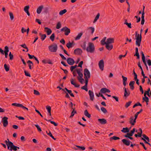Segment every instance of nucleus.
<instances>
[{
    "label": "nucleus",
    "mask_w": 151,
    "mask_h": 151,
    "mask_svg": "<svg viewBox=\"0 0 151 151\" xmlns=\"http://www.w3.org/2000/svg\"><path fill=\"white\" fill-rule=\"evenodd\" d=\"M114 38L109 37L106 39V37H104L101 41V43L102 45H106V47L108 50H111L113 48V45L112 43H114Z\"/></svg>",
    "instance_id": "f257e3e1"
},
{
    "label": "nucleus",
    "mask_w": 151,
    "mask_h": 151,
    "mask_svg": "<svg viewBox=\"0 0 151 151\" xmlns=\"http://www.w3.org/2000/svg\"><path fill=\"white\" fill-rule=\"evenodd\" d=\"M76 72L78 74L77 79L79 81L81 84L84 83L85 80L83 78V70L82 68H77L76 69Z\"/></svg>",
    "instance_id": "f03ea898"
},
{
    "label": "nucleus",
    "mask_w": 151,
    "mask_h": 151,
    "mask_svg": "<svg viewBox=\"0 0 151 151\" xmlns=\"http://www.w3.org/2000/svg\"><path fill=\"white\" fill-rule=\"evenodd\" d=\"M143 31V29H141L140 31V34L138 33L137 32L135 33V38L136 39V45L138 47L140 46V44L142 41V33Z\"/></svg>",
    "instance_id": "7ed1b4c3"
},
{
    "label": "nucleus",
    "mask_w": 151,
    "mask_h": 151,
    "mask_svg": "<svg viewBox=\"0 0 151 151\" xmlns=\"http://www.w3.org/2000/svg\"><path fill=\"white\" fill-rule=\"evenodd\" d=\"M5 142L7 147V148L8 150L12 151V150L14 151H16L17 149H19V147L14 145L13 143L12 142L9 141L7 142V140H5Z\"/></svg>",
    "instance_id": "20e7f679"
},
{
    "label": "nucleus",
    "mask_w": 151,
    "mask_h": 151,
    "mask_svg": "<svg viewBox=\"0 0 151 151\" xmlns=\"http://www.w3.org/2000/svg\"><path fill=\"white\" fill-rule=\"evenodd\" d=\"M86 50L88 52L91 53L95 51V47L93 44L91 42H89L86 48Z\"/></svg>",
    "instance_id": "39448f33"
},
{
    "label": "nucleus",
    "mask_w": 151,
    "mask_h": 151,
    "mask_svg": "<svg viewBox=\"0 0 151 151\" xmlns=\"http://www.w3.org/2000/svg\"><path fill=\"white\" fill-rule=\"evenodd\" d=\"M48 48L50 51L54 52H56L58 49V47L56 44H54L49 46Z\"/></svg>",
    "instance_id": "423d86ee"
},
{
    "label": "nucleus",
    "mask_w": 151,
    "mask_h": 151,
    "mask_svg": "<svg viewBox=\"0 0 151 151\" xmlns=\"http://www.w3.org/2000/svg\"><path fill=\"white\" fill-rule=\"evenodd\" d=\"M84 75L85 78H90V73L88 69L86 68L84 70Z\"/></svg>",
    "instance_id": "0eeeda50"
},
{
    "label": "nucleus",
    "mask_w": 151,
    "mask_h": 151,
    "mask_svg": "<svg viewBox=\"0 0 151 151\" xmlns=\"http://www.w3.org/2000/svg\"><path fill=\"white\" fill-rule=\"evenodd\" d=\"M8 118L6 116H4L2 118L1 122L3 123V125L4 127H6L7 126L8 124Z\"/></svg>",
    "instance_id": "6e6552de"
},
{
    "label": "nucleus",
    "mask_w": 151,
    "mask_h": 151,
    "mask_svg": "<svg viewBox=\"0 0 151 151\" xmlns=\"http://www.w3.org/2000/svg\"><path fill=\"white\" fill-rule=\"evenodd\" d=\"M61 31L65 32V35H68L70 33V29L66 27H65L61 29Z\"/></svg>",
    "instance_id": "1a4fd4ad"
},
{
    "label": "nucleus",
    "mask_w": 151,
    "mask_h": 151,
    "mask_svg": "<svg viewBox=\"0 0 151 151\" xmlns=\"http://www.w3.org/2000/svg\"><path fill=\"white\" fill-rule=\"evenodd\" d=\"M98 65L99 68L101 71H103L104 69V62L103 60H101L99 62Z\"/></svg>",
    "instance_id": "9d476101"
},
{
    "label": "nucleus",
    "mask_w": 151,
    "mask_h": 151,
    "mask_svg": "<svg viewBox=\"0 0 151 151\" xmlns=\"http://www.w3.org/2000/svg\"><path fill=\"white\" fill-rule=\"evenodd\" d=\"M137 118H136L135 117L134 118L132 116L130 117L129 120V123L132 125H134L136 122V121Z\"/></svg>",
    "instance_id": "9b49d317"
},
{
    "label": "nucleus",
    "mask_w": 151,
    "mask_h": 151,
    "mask_svg": "<svg viewBox=\"0 0 151 151\" xmlns=\"http://www.w3.org/2000/svg\"><path fill=\"white\" fill-rule=\"evenodd\" d=\"M77 67V65H75L74 66H71L70 67V70L71 72H72L74 76H76L77 75V74L76 73V70H73L76 68Z\"/></svg>",
    "instance_id": "f8f14e48"
},
{
    "label": "nucleus",
    "mask_w": 151,
    "mask_h": 151,
    "mask_svg": "<svg viewBox=\"0 0 151 151\" xmlns=\"http://www.w3.org/2000/svg\"><path fill=\"white\" fill-rule=\"evenodd\" d=\"M70 81L71 83L73 85L75 86V87L77 88L79 87V85L77 84H76V83L75 82V79H73V78H71Z\"/></svg>",
    "instance_id": "ddd939ff"
},
{
    "label": "nucleus",
    "mask_w": 151,
    "mask_h": 151,
    "mask_svg": "<svg viewBox=\"0 0 151 151\" xmlns=\"http://www.w3.org/2000/svg\"><path fill=\"white\" fill-rule=\"evenodd\" d=\"M9 51V48L7 46H6L4 47V54H5V57L7 58L8 56V52Z\"/></svg>",
    "instance_id": "4468645a"
},
{
    "label": "nucleus",
    "mask_w": 151,
    "mask_h": 151,
    "mask_svg": "<svg viewBox=\"0 0 151 151\" xmlns=\"http://www.w3.org/2000/svg\"><path fill=\"white\" fill-rule=\"evenodd\" d=\"M88 94L90 99L93 101L94 99V94L93 92L91 90L88 91Z\"/></svg>",
    "instance_id": "2eb2a0df"
},
{
    "label": "nucleus",
    "mask_w": 151,
    "mask_h": 151,
    "mask_svg": "<svg viewBox=\"0 0 151 151\" xmlns=\"http://www.w3.org/2000/svg\"><path fill=\"white\" fill-rule=\"evenodd\" d=\"M82 52V51L81 49L80 48L76 49L74 51V53L77 55H81Z\"/></svg>",
    "instance_id": "dca6fc26"
},
{
    "label": "nucleus",
    "mask_w": 151,
    "mask_h": 151,
    "mask_svg": "<svg viewBox=\"0 0 151 151\" xmlns=\"http://www.w3.org/2000/svg\"><path fill=\"white\" fill-rule=\"evenodd\" d=\"M100 92L103 93H109L110 91L106 88H103L101 89Z\"/></svg>",
    "instance_id": "f3484780"
},
{
    "label": "nucleus",
    "mask_w": 151,
    "mask_h": 151,
    "mask_svg": "<svg viewBox=\"0 0 151 151\" xmlns=\"http://www.w3.org/2000/svg\"><path fill=\"white\" fill-rule=\"evenodd\" d=\"M135 131L136 129L134 128H133L129 133H127V134L125 135V137H128V136H132Z\"/></svg>",
    "instance_id": "a211bd4d"
},
{
    "label": "nucleus",
    "mask_w": 151,
    "mask_h": 151,
    "mask_svg": "<svg viewBox=\"0 0 151 151\" xmlns=\"http://www.w3.org/2000/svg\"><path fill=\"white\" fill-rule=\"evenodd\" d=\"M67 63L70 65H73L74 63V60L71 58H68L67 60Z\"/></svg>",
    "instance_id": "6ab92c4d"
},
{
    "label": "nucleus",
    "mask_w": 151,
    "mask_h": 151,
    "mask_svg": "<svg viewBox=\"0 0 151 151\" xmlns=\"http://www.w3.org/2000/svg\"><path fill=\"white\" fill-rule=\"evenodd\" d=\"M43 7L44 6L42 5L39 6L37 9V13L38 14H40L41 13Z\"/></svg>",
    "instance_id": "aec40b11"
},
{
    "label": "nucleus",
    "mask_w": 151,
    "mask_h": 151,
    "mask_svg": "<svg viewBox=\"0 0 151 151\" xmlns=\"http://www.w3.org/2000/svg\"><path fill=\"white\" fill-rule=\"evenodd\" d=\"M98 122L101 124H104L106 123V121L104 119H99L98 120Z\"/></svg>",
    "instance_id": "412c9836"
},
{
    "label": "nucleus",
    "mask_w": 151,
    "mask_h": 151,
    "mask_svg": "<svg viewBox=\"0 0 151 151\" xmlns=\"http://www.w3.org/2000/svg\"><path fill=\"white\" fill-rule=\"evenodd\" d=\"M45 31L47 33L48 35H50L52 33L51 30L47 27H45Z\"/></svg>",
    "instance_id": "4be33fe9"
},
{
    "label": "nucleus",
    "mask_w": 151,
    "mask_h": 151,
    "mask_svg": "<svg viewBox=\"0 0 151 151\" xmlns=\"http://www.w3.org/2000/svg\"><path fill=\"white\" fill-rule=\"evenodd\" d=\"M138 65L139 67L141 69V73L142 75L143 76V77L144 78H147V76H145V74H144L142 68V67L141 65V64L140 62H139L138 63Z\"/></svg>",
    "instance_id": "5701e85b"
},
{
    "label": "nucleus",
    "mask_w": 151,
    "mask_h": 151,
    "mask_svg": "<svg viewBox=\"0 0 151 151\" xmlns=\"http://www.w3.org/2000/svg\"><path fill=\"white\" fill-rule=\"evenodd\" d=\"M83 35V33L80 32L79 33L77 36L75 37V39L76 40H79Z\"/></svg>",
    "instance_id": "b1692460"
},
{
    "label": "nucleus",
    "mask_w": 151,
    "mask_h": 151,
    "mask_svg": "<svg viewBox=\"0 0 151 151\" xmlns=\"http://www.w3.org/2000/svg\"><path fill=\"white\" fill-rule=\"evenodd\" d=\"M143 137L142 138V139L144 141L146 140L148 142H150V140L148 137L145 134H143L142 135Z\"/></svg>",
    "instance_id": "393cba45"
},
{
    "label": "nucleus",
    "mask_w": 151,
    "mask_h": 151,
    "mask_svg": "<svg viewBox=\"0 0 151 151\" xmlns=\"http://www.w3.org/2000/svg\"><path fill=\"white\" fill-rule=\"evenodd\" d=\"M124 88V96L126 97H127L129 95L130 92L129 91H127V90L126 88Z\"/></svg>",
    "instance_id": "a878e982"
},
{
    "label": "nucleus",
    "mask_w": 151,
    "mask_h": 151,
    "mask_svg": "<svg viewBox=\"0 0 151 151\" xmlns=\"http://www.w3.org/2000/svg\"><path fill=\"white\" fill-rule=\"evenodd\" d=\"M122 141L124 144L127 146H129L130 145V141L128 140L125 139H123L122 140Z\"/></svg>",
    "instance_id": "bb28decb"
},
{
    "label": "nucleus",
    "mask_w": 151,
    "mask_h": 151,
    "mask_svg": "<svg viewBox=\"0 0 151 151\" xmlns=\"http://www.w3.org/2000/svg\"><path fill=\"white\" fill-rule=\"evenodd\" d=\"M122 77L123 78V84L124 86H126L127 84L126 81L127 80V78L122 76Z\"/></svg>",
    "instance_id": "cd10ccee"
},
{
    "label": "nucleus",
    "mask_w": 151,
    "mask_h": 151,
    "mask_svg": "<svg viewBox=\"0 0 151 151\" xmlns=\"http://www.w3.org/2000/svg\"><path fill=\"white\" fill-rule=\"evenodd\" d=\"M129 129L128 128H123L121 130V131L124 133L128 132H129Z\"/></svg>",
    "instance_id": "c85d7f7f"
},
{
    "label": "nucleus",
    "mask_w": 151,
    "mask_h": 151,
    "mask_svg": "<svg viewBox=\"0 0 151 151\" xmlns=\"http://www.w3.org/2000/svg\"><path fill=\"white\" fill-rule=\"evenodd\" d=\"M144 96L145 97L143 98V102L144 101H145L147 103L149 99L146 96V93H144Z\"/></svg>",
    "instance_id": "c756f323"
},
{
    "label": "nucleus",
    "mask_w": 151,
    "mask_h": 151,
    "mask_svg": "<svg viewBox=\"0 0 151 151\" xmlns=\"http://www.w3.org/2000/svg\"><path fill=\"white\" fill-rule=\"evenodd\" d=\"M27 63L28 64L29 67L30 69H32V66L33 65L32 62L30 60H28Z\"/></svg>",
    "instance_id": "7c9ffc66"
},
{
    "label": "nucleus",
    "mask_w": 151,
    "mask_h": 151,
    "mask_svg": "<svg viewBox=\"0 0 151 151\" xmlns=\"http://www.w3.org/2000/svg\"><path fill=\"white\" fill-rule=\"evenodd\" d=\"M84 114L85 116L88 118H90L91 117V115L88 113L87 110L85 111L84 112Z\"/></svg>",
    "instance_id": "2f4dec72"
},
{
    "label": "nucleus",
    "mask_w": 151,
    "mask_h": 151,
    "mask_svg": "<svg viewBox=\"0 0 151 151\" xmlns=\"http://www.w3.org/2000/svg\"><path fill=\"white\" fill-rule=\"evenodd\" d=\"M100 16V14L99 13H98L96 17H95L93 21V23H95L96 21L98 20V19H99V17Z\"/></svg>",
    "instance_id": "473e14b6"
},
{
    "label": "nucleus",
    "mask_w": 151,
    "mask_h": 151,
    "mask_svg": "<svg viewBox=\"0 0 151 151\" xmlns=\"http://www.w3.org/2000/svg\"><path fill=\"white\" fill-rule=\"evenodd\" d=\"M67 12V10L65 9H64L63 10L60 11L59 13V14L60 15H62L64 14H65Z\"/></svg>",
    "instance_id": "72a5a7b5"
},
{
    "label": "nucleus",
    "mask_w": 151,
    "mask_h": 151,
    "mask_svg": "<svg viewBox=\"0 0 151 151\" xmlns=\"http://www.w3.org/2000/svg\"><path fill=\"white\" fill-rule=\"evenodd\" d=\"M140 54L142 55V61L143 63H145V57L143 52L142 51H141L140 52Z\"/></svg>",
    "instance_id": "f704fd0d"
},
{
    "label": "nucleus",
    "mask_w": 151,
    "mask_h": 151,
    "mask_svg": "<svg viewBox=\"0 0 151 151\" xmlns=\"http://www.w3.org/2000/svg\"><path fill=\"white\" fill-rule=\"evenodd\" d=\"M61 27V24L60 22H58L57 23L56 28L57 29H60Z\"/></svg>",
    "instance_id": "c9c22d12"
},
{
    "label": "nucleus",
    "mask_w": 151,
    "mask_h": 151,
    "mask_svg": "<svg viewBox=\"0 0 151 151\" xmlns=\"http://www.w3.org/2000/svg\"><path fill=\"white\" fill-rule=\"evenodd\" d=\"M9 15L11 20L12 21L14 19V16L12 12H9Z\"/></svg>",
    "instance_id": "e433bc0d"
},
{
    "label": "nucleus",
    "mask_w": 151,
    "mask_h": 151,
    "mask_svg": "<svg viewBox=\"0 0 151 151\" xmlns=\"http://www.w3.org/2000/svg\"><path fill=\"white\" fill-rule=\"evenodd\" d=\"M88 29L91 32V33L93 34L95 30L94 28L93 27H90L88 28Z\"/></svg>",
    "instance_id": "4c0bfd02"
},
{
    "label": "nucleus",
    "mask_w": 151,
    "mask_h": 151,
    "mask_svg": "<svg viewBox=\"0 0 151 151\" xmlns=\"http://www.w3.org/2000/svg\"><path fill=\"white\" fill-rule=\"evenodd\" d=\"M22 104H17V103H12V106H16L17 107H20L22 106Z\"/></svg>",
    "instance_id": "58836bf2"
},
{
    "label": "nucleus",
    "mask_w": 151,
    "mask_h": 151,
    "mask_svg": "<svg viewBox=\"0 0 151 151\" xmlns=\"http://www.w3.org/2000/svg\"><path fill=\"white\" fill-rule=\"evenodd\" d=\"M119 139V138L118 137L113 136L110 138V140H116Z\"/></svg>",
    "instance_id": "ea45409f"
},
{
    "label": "nucleus",
    "mask_w": 151,
    "mask_h": 151,
    "mask_svg": "<svg viewBox=\"0 0 151 151\" xmlns=\"http://www.w3.org/2000/svg\"><path fill=\"white\" fill-rule=\"evenodd\" d=\"M73 44V43L69 42L67 44L66 46L68 48H69L72 47Z\"/></svg>",
    "instance_id": "a19ab883"
},
{
    "label": "nucleus",
    "mask_w": 151,
    "mask_h": 151,
    "mask_svg": "<svg viewBox=\"0 0 151 151\" xmlns=\"http://www.w3.org/2000/svg\"><path fill=\"white\" fill-rule=\"evenodd\" d=\"M55 37V35L54 33H53L50 36V39L52 41H53L54 40Z\"/></svg>",
    "instance_id": "79ce46f5"
},
{
    "label": "nucleus",
    "mask_w": 151,
    "mask_h": 151,
    "mask_svg": "<svg viewBox=\"0 0 151 151\" xmlns=\"http://www.w3.org/2000/svg\"><path fill=\"white\" fill-rule=\"evenodd\" d=\"M29 8V6H27L24 7V11L25 12L29 11L28 10Z\"/></svg>",
    "instance_id": "37998d69"
},
{
    "label": "nucleus",
    "mask_w": 151,
    "mask_h": 151,
    "mask_svg": "<svg viewBox=\"0 0 151 151\" xmlns=\"http://www.w3.org/2000/svg\"><path fill=\"white\" fill-rule=\"evenodd\" d=\"M45 119L47 121L50 122V123L52 124H54L55 126H57V124L56 123L54 122L50 121V120H47L46 119Z\"/></svg>",
    "instance_id": "c03bdc74"
},
{
    "label": "nucleus",
    "mask_w": 151,
    "mask_h": 151,
    "mask_svg": "<svg viewBox=\"0 0 151 151\" xmlns=\"http://www.w3.org/2000/svg\"><path fill=\"white\" fill-rule=\"evenodd\" d=\"M46 108L48 112H51V107L50 106H46Z\"/></svg>",
    "instance_id": "a18cd8bd"
},
{
    "label": "nucleus",
    "mask_w": 151,
    "mask_h": 151,
    "mask_svg": "<svg viewBox=\"0 0 151 151\" xmlns=\"http://www.w3.org/2000/svg\"><path fill=\"white\" fill-rule=\"evenodd\" d=\"M35 126L37 128L38 130L40 132H41L42 131V129L40 127V126L37 124L35 125Z\"/></svg>",
    "instance_id": "49530a36"
},
{
    "label": "nucleus",
    "mask_w": 151,
    "mask_h": 151,
    "mask_svg": "<svg viewBox=\"0 0 151 151\" xmlns=\"http://www.w3.org/2000/svg\"><path fill=\"white\" fill-rule=\"evenodd\" d=\"M101 111L104 113H106L107 112V111L106 109L103 107H102L101 108Z\"/></svg>",
    "instance_id": "de8ad7c7"
},
{
    "label": "nucleus",
    "mask_w": 151,
    "mask_h": 151,
    "mask_svg": "<svg viewBox=\"0 0 151 151\" xmlns=\"http://www.w3.org/2000/svg\"><path fill=\"white\" fill-rule=\"evenodd\" d=\"M76 146L78 147L79 150H85V148L84 147H81L78 145H76Z\"/></svg>",
    "instance_id": "09e8293b"
},
{
    "label": "nucleus",
    "mask_w": 151,
    "mask_h": 151,
    "mask_svg": "<svg viewBox=\"0 0 151 151\" xmlns=\"http://www.w3.org/2000/svg\"><path fill=\"white\" fill-rule=\"evenodd\" d=\"M4 67L5 69V70L6 71H8L9 70V66H7V65L6 64H5L4 65Z\"/></svg>",
    "instance_id": "8fccbe9b"
},
{
    "label": "nucleus",
    "mask_w": 151,
    "mask_h": 151,
    "mask_svg": "<svg viewBox=\"0 0 151 151\" xmlns=\"http://www.w3.org/2000/svg\"><path fill=\"white\" fill-rule=\"evenodd\" d=\"M86 44L85 42H83V44L81 45V47L84 49H85L86 48Z\"/></svg>",
    "instance_id": "3c124183"
},
{
    "label": "nucleus",
    "mask_w": 151,
    "mask_h": 151,
    "mask_svg": "<svg viewBox=\"0 0 151 151\" xmlns=\"http://www.w3.org/2000/svg\"><path fill=\"white\" fill-rule=\"evenodd\" d=\"M139 131H140V133H139V132H138V137H141L142 135V129H141V128H140L139 129Z\"/></svg>",
    "instance_id": "603ef678"
},
{
    "label": "nucleus",
    "mask_w": 151,
    "mask_h": 151,
    "mask_svg": "<svg viewBox=\"0 0 151 151\" xmlns=\"http://www.w3.org/2000/svg\"><path fill=\"white\" fill-rule=\"evenodd\" d=\"M76 113V111L74 110V109H73V111L71 112V115L70 116V117H71L73 116Z\"/></svg>",
    "instance_id": "864d4df0"
},
{
    "label": "nucleus",
    "mask_w": 151,
    "mask_h": 151,
    "mask_svg": "<svg viewBox=\"0 0 151 151\" xmlns=\"http://www.w3.org/2000/svg\"><path fill=\"white\" fill-rule=\"evenodd\" d=\"M131 103L132 102L131 101H129V102L127 103L125 106V107L127 108L130 105Z\"/></svg>",
    "instance_id": "5fc2aeb1"
},
{
    "label": "nucleus",
    "mask_w": 151,
    "mask_h": 151,
    "mask_svg": "<svg viewBox=\"0 0 151 151\" xmlns=\"http://www.w3.org/2000/svg\"><path fill=\"white\" fill-rule=\"evenodd\" d=\"M46 36L45 34L41 35V38L42 40H43L46 37Z\"/></svg>",
    "instance_id": "6e6d98bb"
},
{
    "label": "nucleus",
    "mask_w": 151,
    "mask_h": 151,
    "mask_svg": "<svg viewBox=\"0 0 151 151\" xmlns=\"http://www.w3.org/2000/svg\"><path fill=\"white\" fill-rule=\"evenodd\" d=\"M20 46L26 49L27 50V51H28V48L27 47L25 44H24L23 45H21Z\"/></svg>",
    "instance_id": "4d7b16f0"
},
{
    "label": "nucleus",
    "mask_w": 151,
    "mask_h": 151,
    "mask_svg": "<svg viewBox=\"0 0 151 151\" xmlns=\"http://www.w3.org/2000/svg\"><path fill=\"white\" fill-rule=\"evenodd\" d=\"M9 56L10 58V59L12 60L13 58V55L12 54L11 52H10L9 54Z\"/></svg>",
    "instance_id": "13d9d810"
},
{
    "label": "nucleus",
    "mask_w": 151,
    "mask_h": 151,
    "mask_svg": "<svg viewBox=\"0 0 151 151\" xmlns=\"http://www.w3.org/2000/svg\"><path fill=\"white\" fill-rule=\"evenodd\" d=\"M83 63V61H81L79 64L77 66L78 67H80L81 68H82V65Z\"/></svg>",
    "instance_id": "bf43d9fd"
},
{
    "label": "nucleus",
    "mask_w": 151,
    "mask_h": 151,
    "mask_svg": "<svg viewBox=\"0 0 151 151\" xmlns=\"http://www.w3.org/2000/svg\"><path fill=\"white\" fill-rule=\"evenodd\" d=\"M142 106V105L139 103H137L136 104L134 105V106H133V108H134L136 106Z\"/></svg>",
    "instance_id": "052dcab7"
},
{
    "label": "nucleus",
    "mask_w": 151,
    "mask_h": 151,
    "mask_svg": "<svg viewBox=\"0 0 151 151\" xmlns=\"http://www.w3.org/2000/svg\"><path fill=\"white\" fill-rule=\"evenodd\" d=\"M142 111V110L141 109L140 111L137 112L135 115L134 117H136V118H137L138 115Z\"/></svg>",
    "instance_id": "680f3d73"
},
{
    "label": "nucleus",
    "mask_w": 151,
    "mask_h": 151,
    "mask_svg": "<svg viewBox=\"0 0 151 151\" xmlns=\"http://www.w3.org/2000/svg\"><path fill=\"white\" fill-rule=\"evenodd\" d=\"M81 88L85 90L86 91H88V89L87 88V86H84L81 87Z\"/></svg>",
    "instance_id": "e2e57ef3"
},
{
    "label": "nucleus",
    "mask_w": 151,
    "mask_h": 151,
    "mask_svg": "<svg viewBox=\"0 0 151 151\" xmlns=\"http://www.w3.org/2000/svg\"><path fill=\"white\" fill-rule=\"evenodd\" d=\"M24 72L26 76L29 77L31 76L30 74L28 72L26 71V70H24Z\"/></svg>",
    "instance_id": "0e129e2a"
},
{
    "label": "nucleus",
    "mask_w": 151,
    "mask_h": 151,
    "mask_svg": "<svg viewBox=\"0 0 151 151\" xmlns=\"http://www.w3.org/2000/svg\"><path fill=\"white\" fill-rule=\"evenodd\" d=\"M34 93L35 95H38L40 94V93H39V92L37 90H34Z\"/></svg>",
    "instance_id": "69168bd1"
},
{
    "label": "nucleus",
    "mask_w": 151,
    "mask_h": 151,
    "mask_svg": "<svg viewBox=\"0 0 151 151\" xmlns=\"http://www.w3.org/2000/svg\"><path fill=\"white\" fill-rule=\"evenodd\" d=\"M135 83L134 81H131L129 83V85L130 86H134V85Z\"/></svg>",
    "instance_id": "338daca9"
},
{
    "label": "nucleus",
    "mask_w": 151,
    "mask_h": 151,
    "mask_svg": "<svg viewBox=\"0 0 151 151\" xmlns=\"http://www.w3.org/2000/svg\"><path fill=\"white\" fill-rule=\"evenodd\" d=\"M147 63L148 64V65L149 66L151 65V60H147Z\"/></svg>",
    "instance_id": "774afa93"
}]
</instances>
